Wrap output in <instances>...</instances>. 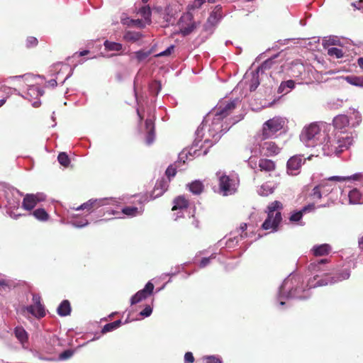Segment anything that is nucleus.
Masks as SVG:
<instances>
[{"label":"nucleus","instance_id":"obj_11","mask_svg":"<svg viewBox=\"0 0 363 363\" xmlns=\"http://www.w3.org/2000/svg\"><path fill=\"white\" fill-rule=\"evenodd\" d=\"M279 152V147L273 141H264L259 144V153L265 157L274 156Z\"/></svg>","mask_w":363,"mask_h":363},{"label":"nucleus","instance_id":"obj_18","mask_svg":"<svg viewBox=\"0 0 363 363\" xmlns=\"http://www.w3.org/2000/svg\"><path fill=\"white\" fill-rule=\"evenodd\" d=\"M311 252L315 257H323L330 255L331 247L328 244L315 245L312 247Z\"/></svg>","mask_w":363,"mask_h":363},{"label":"nucleus","instance_id":"obj_28","mask_svg":"<svg viewBox=\"0 0 363 363\" xmlns=\"http://www.w3.org/2000/svg\"><path fill=\"white\" fill-rule=\"evenodd\" d=\"M143 35L139 32L134 31H127L124 33L123 39L127 42H138L141 38Z\"/></svg>","mask_w":363,"mask_h":363},{"label":"nucleus","instance_id":"obj_56","mask_svg":"<svg viewBox=\"0 0 363 363\" xmlns=\"http://www.w3.org/2000/svg\"><path fill=\"white\" fill-rule=\"evenodd\" d=\"M328 259H321L320 260L318 261L317 262L311 263V267L312 269H315V267H318L320 264L328 263Z\"/></svg>","mask_w":363,"mask_h":363},{"label":"nucleus","instance_id":"obj_22","mask_svg":"<svg viewBox=\"0 0 363 363\" xmlns=\"http://www.w3.org/2000/svg\"><path fill=\"white\" fill-rule=\"evenodd\" d=\"M349 200L351 204L363 203V196L356 189H352L349 193Z\"/></svg>","mask_w":363,"mask_h":363},{"label":"nucleus","instance_id":"obj_15","mask_svg":"<svg viewBox=\"0 0 363 363\" xmlns=\"http://www.w3.org/2000/svg\"><path fill=\"white\" fill-rule=\"evenodd\" d=\"M320 132L319 125L317 123H311L308 127L305 128L302 133V137L306 141L314 140L317 135Z\"/></svg>","mask_w":363,"mask_h":363},{"label":"nucleus","instance_id":"obj_29","mask_svg":"<svg viewBox=\"0 0 363 363\" xmlns=\"http://www.w3.org/2000/svg\"><path fill=\"white\" fill-rule=\"evenodd\" d=\"M105 50L108 51H121L123 50V45L113 41L106 40L104 43Z\"/></svg>","mask_w":363,"mask_h":363},{"label":"nucleus","instance_id":"obj_38","mask_svg":"<svg viewBox=\"0 0 363 363\" xmlns=\"http://www.w3.org/2000/svg\"><path fill=\"white\" fill-rule=\"evenodd\" d=\"M330 56H335L337 59H340L344 56L342 50L337 48H331L327 51Z\"/></svg>","mask_w":363,"mask_h":363},{"label":"nucleus","instance_id":"obj_46","mask_svg":"<svg viewBox=\"0 0 363 363\" xmlns=\"http://www.w3.org/2000/svg\"><path fill=\"white\" fill-rule=\"evenodd\" d=\"M318 186H324L321 188V191H325V196L329 194L333 190L332 184L328 182H322L320 184H318Z\"/></svg>","mask_w":363,"mask_h":363},{"label":"nucleus","instance_id":"obj_57","mask_svg":"<svg viewBox=\"0 0 363 363\" xmlns=\"http://www.w3.org/2000/svg\"><path fill=\"white\" fill-rule=\"evenodd\" d=\"M352 6H354L355 9L361 10H363V0H359V1H357L355 3H352Z\"/></svg>","mask_w":363,"mask_h":363},{"label":"nucleus","instance_id":"obj_32","mask_svg":"<svg viewBox=\"0 0 363 363\" xmlns=\"http://www.w3.org/2000/svg\"><path fill=\"white\" fill-rule=\"evenodd\" d=\"M121 324V320H115L114 322H113L111 323H107L102 328L101 333L103 334H104L106 333L112 332L115 329L118 328L120 327Z\"/></svg>","mask_w":363,"mask_h":363},{"label":"nucleus","instance_id":"obj_24","mask_svg":"<svg viewBox=\"0 0 363 363\" xmlns=\"http://www.w3.org/2000/svg\"><path fill=\"white\" fill-rule=\"evenodd\" d=\"M72 312V307L70 306L69 301L64 300L60 303L57 308V314L60 316H67Z\"/></svg>","mask_w":363,"mask_h":363},{"label":"nucleus","instance_id":"obj_37","mask_svg":"<svg viewBox=\"0 0 363 363\" xmlns=\"http://www.w3.org/2000/svg\"><path fill=\"white\" fill-rule=\"evenodd\" d=\"M58 162L65 167H67L69 164V158L68 155L65 152H60L57 157Z\"/></svg>","mask_w":363,"mask_h":363},{"label":"nucleus","instance_id":"obj_30","mask_svg":"<svg viewBox=\"0 0 363 363\" xmlns=\"http://www.w3.org/2000/svg\"><path fill=\"white\" fill-rule=\"evenodd\" d=\"M122 23L128 26H135L138 28H144L145 23L140 19H122Z\"/></svg>","mask_w":363,"mask_h":363},{"label":"nucleus","instance_id":"obj_14","mask_svg":"<svg viewBox=\"0 0 363 363\" xmlns=\"http://www.w3.org/2000/svg\"><path fill=\"white\" fill-rule=\"evenodd\" d=\"M168 182L165 179L162 178L160 180H157L155 184L152 194H150V198L154 199L162 196L165 191L168 189Z\"/></svg>","mask_w":363,"mask_h":363},{"label":"nucleus","instance_id":"obj_45","mask_svg":"<svg viewBox=\"0 0 363 363\" xmlns=\"http://www.w3.org/2000/svg\"><path fill=\"white\" fill-rule=\"evenodd\" d=\"M38 41L36 37H28L26 40V47L32 48L38 45Z\"/></svg>","mask_w":363,"mask_h":363},{"label":"nucleus","instance_id":"obj_52","mask_svg":"<svg viewBox=\"0 0 363 363\" xmlns=\"http://www.w3.org/2000/svg\"><path fill=\"white\" fill-rule=\"evenodd\" d=\"M184 362L185 363H194V357L193 353L188 352L184 354Z\"/></svg>","mask_w":363,"mask_h":363},{"label":"nucleus","instance_id":"obj_36","mask_svg":"<svg viewBox=\"0 0 363 363\" xmlns=\"http://www.w3.org/2000/svg\"><path fill=\"white\" fill-rule=\"evenodd\" d=\"M124 215L128 216H136L140 214L139 210L136 206H126L122 209Z\"/></svg>","mask_w":363,"mask_h":363},{"label":"nucleus","instance_id":"obj_20","mask_svg":"<svg viewBox=\"0 0 363 363\" xmlns=\"http://www.w3.org/2000/svg\"><path fill=\"white\" fill-rule=\"evenodd\" d=\"M145 129H147V137H145V141L147 145H150L153 143L155 139V127L154 123L152 119H147L145 121Z\"/></svg>","mask_w":363,"mask_h":363},{"label":"nucleus","instance_id":"obj_35","mask_svg":"<svg viewBox=\"0 0 363 363\" xmlns=\"http://www.w3.org/2000/svg\"><path fill=\"white\" fill-rule=\"evenodd\" d=\"M347 82L357 86L363 87V77L357 76H347L346 77Z\"/></svg>","mask_w":363,"mask_h":363},{"label":"nucleus","instance_id":"obj_59","mask_svg":"<svg viewBox=\"0 0 363 363\" xmlns=\"http://www.w3.org/2000/svg\"><path fill=\"white\" fill-rule=\"evenodd\" d=\"M89 53V50H84L82 52H75L74 53V55H78L79 57H82V56H84L87 54Z\"/></svg>","mask_w":363,"mask_h":363},{"label":"nucleus","instance_id":"obj_64","mask_svg":"<svg viewBox=\"0 0 363 363\" xmlns=\"http://www.w3.org/2000/svg\"><path fill=\"white\" fill-rule=\"evenodd\" d=\"M359 247L363 250V235L360 238L359 240Z\"/></svg>","mask_w":363,"mask_h":363},{"label":"nucleus","instance_id":"obj_16","mask_svg":"<svg viewBox=\"0 0 363 363\" xmlns=\"http://www.w3.org/2000/svg\"><path fill=\"white\" fill-rule=\"evenodd\" d=\"M318 275L315 276L313 279H311L308 284L309 288H315L316 286H323L328 284H334L337 282V279L335 277H332L330 275H325L320 279L317 280ZM317 280L315 284H313V281Z\"/></svg>","mask_w":363,"mask_h":363},{"label":"nucleus","instance_id":"obj_7","mask_svg":"<svg viewBox=\"0 0 363 363\" xmlns=\"http://www.w3.org/2000/svg\"><path fill=\"white\" fill-rule=\"evenodd\" d=\"M236 190L235 181L225 174L219 176V192L226 196L234 194Z\"/></svg>","mask_w":363,"mask_h":363},{"label":"nucleus","instance_id":"obj_47","mask_svg":"<svg viewBox=\"0 0 363 363\" xmlns=\"http://www.w3.org/2000/svg\"><path fill=\"white\" fill-rule=\"evenodd\" d=\"M150 88L152 93L157 94L161 89V85L158 81H154L150 84Z\"/></svg>","mask_w":363,"mask_h":363},{"label":"nucleus","instance_id":"obj_61","mask_svg":"<svg viewBox=\"0 0 363 363\" xmlns=\"http://www.w3.org/2000/svg\"><path fill=\"white\" fill-rule=\"evenodd\" d=\"M48 84L52 86H56L57 84V80H55V79H50L48 81Z\"/></svg>","mask_w":363,"mask_h":363},{"label":"nucleus","instance_id":"obj_33","mask_svg":"<svg viewBox=\"0 0 363 363\" xmlns=\"http://www.w3.org/2000/svg\"><path fill=\"white\" fill-rule=\"evenodd\" d=\"M32 214L34 217H35V218L41 221H45L49 218V215L48 214L47 211L43 208H38L37 210L33 211Z\"/></svg>","mask_w":363,"mask_h":363},{"label":"nucleus","instance_id":"obj_17","mask_svg":"<svg viewBox=\"0 0 363 363\" xmlns=\"http://www.w3.org/2000/svg\"><path fill=\"white\" fill-rule=\"evenodd\" d=\"M259 169L262 172H273L276 169V164L268 158H260L258 162Z\"/></svg>","mask_w":363,"mask_h":363},{"label":"nucleus","instance_id":"obj_43","mask_svg":"<svg viewBox=\"0 0 363 363\" xmlns=\"http://www.w3.org/2000/svg\"><path fill=\"white\" fill-rule=\"evenodd\" d=\"M174 50V45H169L167 49H166L164 51L160 52L159 54L155 55V57H162L164 56H169Z\"/></svg>","mask_w":363,"mask_h":363},{"label":"nucleus","instance_id":"obj_4","mask_svg":"<svg viewBox=\"0 0 363 363\" xmlns=\"http://www.w3.org/2000/svg\"><path fill=\"white\" fill-rule=\"evenodd\" d=\"M352 143V138L351 135L345 133H340L336 136V139L330 140L325 145L330 152L339 154L347 150Z\"/></svg>","mask_w":363,"mask_h":363},{"label":"nucleus","instance_id":"obj_2","mask_svg":"<svg viewBox=\"0 0 363 363\" xmlns=\"http://www.w3.org/2000/svg\"><path fill=\"white\" fill-rule=\"evenodd\" d=\"M238 99L218 103L213 110V124H219L223 120L231 114L238 105Z\"/></svg>","mask_w":363,"mask_h":363},{"label":"nucleus","instance_id":"obj_3","mask_svg":"<svg viewBox=\"0 0 363 363\" xmlns=\"http://www.w3.org/2000/svg\"><path fill=\"white\" fill-rule=\"evenodd\" d=\"M284 121L279 117L269 119L263 124L262 131L259 135L261 141H264L275 135L276 133L284 128Z\"/></svg>","mask_w":363,"mask_h":363},{"label":"nucleus","instance_id":"obj_62","mask_svg":"<svg viewBox=\"0 0 363 363\" xmlns=\"http://www.w3.org/2000/svg\"><path fill=\"white\" fill-rule=\"evenodd\" d=\"M357 65H359V67L363 69V58L362 57L357 59Z\"/></svg>","mask_w":363,"mask_h":363},{"label":"nucleus","instance_id":"obj_9","mask_svg":"<svg viewBox=\"0 0 363 363\" xmlns=\"http://www.w3.org/2000/svg\"><path fill=\"white\" fill-rule=\"evenodd\" d=\"M180 32L184 35H188L195 29V23L193 21V15L190 13H186L180 18L179 22Z\"/></svg>","mask_w":363,"mask_h":363},{"label":"nucleus","instance_id":"obj_6","mask_svg":"<svg viewBox=\"0 0 363 363\" xmlns=\"http://www.w3.org/2000/svg\"><path fill=\"white\" fill-rule=\"evenodd\" d=\"M290 285H293L289 288V296L298 298H304L306 296L304 294L305 288L303 282L301 281L300 277H291L286 279L284 283V288H286Z\"/></svg>","mask_w":363,"mask_h":363},{"label":"nucleus","instance_id":"obj_26","mask_svg":"<svg viewBox=\"0 0 363 363\" xmlns=\"http://www.w3.org/2000/svg\"><path fill=\"white\" fill-rule=\"evenodd\" d=\"M191 193L199 195L203 191L204 185L199 180H195L188 185Z\"/></svg>","mask_w":363,"mask_h":363},{"label":"nucleus","instance_id":"obj_8","mask_svg":"<svg viewBox=\"0 0 363 363\" xmlns=\"http://www.w3.org/2000/svg\"><path fill=\"white\" fill-rule=\"evenodd\" d=\"M44 200L45 196L41 193L27 194L23 197L22 207L24 210L30 211L37 206L38 202H42Z\"/></svg>","mask_w":363,"mask_h":363},{"label":"nucleus","instance_id":"obj_42","mask_svg":"<svg viewBox=\"0 0 363 363\" xmlns=\"http://www.w3.org/2000/svg\"><path fill=\"white\" fill-rule=\"evenodd\" d=\"M303 214L304 213L301 210L296 211L291 215L289 220L291 222H298L302 218Z\"/></svg>","mask_w":363,"mask_h":363},{"label":"nucleus","instance_id":"obj_12","mask_svg":"<svg viewBox=\"0 0 363 363\" xmlns=\"http://www.w3.org/2000/svg\"><path fill=\"white\" fill-rule=\"evenodd\" d=\"M277 58H279V55H275L272 57L268 58L264 62H263L262 64H261L259 69L262 70V72L272 69L273 70V72H272L271 74L277 71L281 72V60L279 61L278 60H277Z\"/></svg>","mask_w":363,"mask_h":363},{"label":"nucleus","instance_id":"obj_41","mask_svg":"<svg viewBox=\"0 0 363 363\" xmlns=\"http://www.w3.org/2000/svg\"><path fill=\"white\" fill-rule=\"evenodd\" d=\"M205 1L206 0H194V2L189 4L188 9L189 11L198 9L204 4Z\"/></svg>","mask_w":363,"mask_h":363},{"label":"nucleus","instance_id":"obj_51","mask_svg":"<svg viewBox=\"0 0 363 363\" xmlns=\"http://www.w3.org/2000/svg\"><path fill=\"white\" fill-rule=\"evenodd\" d=\"M203 359L206 360V363H221L220 358L214 356L205 357Z\"/></svg>","mask_w":363,"mask_h":363},{"label":"nucleus","instance_id":"obj_48","mask_svg":"<svg viewBox=\"0 0 363 363\" xmlns=\"http://www.w3.org/2000/svg\"><path fill=\"white\" fill-rule=\"evenodd\" d=\"M72 355L73 351L71 350H67L59 354V359L61 360L67 359L68 358L72 357Z\"/></svg>","mask_w":363,"mask_h":363},{"label":"nucleus","instance_id":"obj_31","mask_svg":"<svg viewBox=\"0 0 363 363\" xmlns=\"http://www.w3.org/2000/svg\"><path fill=\"white\" fill-rule=\"evenodd\" d=\"M102 205L101 201L97 200H89L87 202H85L79 207L77 208V210H86L91 211L94 206H100Z\"/></svg>","mask_w":363,"mask_h":363},{"label":"nucleus","instance_id":"obj_1","mask_svg":"<svg viewBox=\"0 0 363 363\" xmlns=\"http://www.w3.org/2000/svg\"><path fill=\"white\" fill-rule=\"evenodd\" d=\"M284 206L281 201H275L267 207V218H265L261 228L264 230L277 232L279 230V225L282 218L281 210Z\"/></svg>","mask_w":363,"mask_h":363},{"label":"nucleus","instance_id":"obj_10","mask_svg":"<svg viewBox=\"0 0 363 363\" xmlns=\"http://www.w3.org/2000/svg\"><path fill=\"white\" fill-rule=\"evenodd\" d=\"M153 290L154 284L150 281L146 283L143 289L140 290L130 298V305L137 304L140 301L146 299L147 296L153 293Z\"/></svg>","mask_w":363,"mask_h":363},{"label":"nucleus","instance_id":"obj_44","mask_svg":"<svg viewBox=\"0 0 363 363\" xmlns=\"http://www.w3.org/2000/svg\"><path fill=\"white\" fill-rule=\"evenodd\" d=\"M176 167H174V165H169L165 171V175L168 177L169 181H170V179L174 177L176 175Z\"/></svg>","mask_w":363,"mask_h":363},{"label":"nucleus","instance_id":"obj_23","mask_svg":"<svg viewBox=\"0 0 363 363\" xmlns=\"http://www.w3.org/2000/svg\"><path fill=\"white\" fill-rule=\"evenodd\" d=\"M333 124L335 128L342 129L350 124V119L346 115H337L333 120Z\"/></svg>","mask_w":363,"mask_h":363},{"label":"nucleus","instance_id":"obj_50","mask_svg":"<svg viewBox=\"0 0 363 363\" xmlns=\"http://www.w3.org/2000/svg\"><path fill=\"white\" fill-rule=\"evenodd\" d=\"M247 229L246 223H241L239 227V231H240V238H244L247 237V233L245 232Z\"/></svg>","mask_w":363,"mask_h":363},{"label":"nucleus","instance_id":"obj_53","mask_svg":"<svg viewBox=\"0 0 363 363\" xmlns=\"http://www.w3.org/2000/svg\"><path fill=\"white\" fill-rule=\"evenodd\" d=\"M191 226L194 228H198L199 227V221L198 219L195 218L194 214L189 216Z\"/></svg>","mask_w":363,"mask_h":363},{"label":"nucleus","instance_id":"obj_55","mask_svg":"<svg viewBox=\"0 0 363 363\" xmlns=\"http://www.w3.org/2000/svg\"><path fill=\"white\" fill-rule=\"evenodd\" d=\"M313 210H315V204L311 203L309 205H307V206H305L304 207H303L301 211L302 212H303L304 213H306V212H309V211H311Z\"/></svg>","mask_w":363,"mask_h":363},{"label":"nucleus","instance_id":"obj_40","mask_svg":"<svg viewBox=\"0 0 363 363\" xmlns=\"http://www.w3.org/2000/svg\"><path fill=\"white\" fill-rule=\"evenodd\" d=\"M150 55V51L138 50V52H135V56H136L138 62H141L145 60Z\"/></svg>","mask_w":363,"mask_h":363},{"label":"nucleus","instance_id":"obj_5","mask_svg":"<svg viewBox=\"0 0 363 363\" xmlns=\"http://www.w3.org/2000/svg\"><path fill=\"white\" fill-rule=\"evenodd\" d=\"M33 304L23 308V312H28L38 320L42 319L46 315V309L42 303V298L38 294H33Z\"/></svg>","mask_w":363,"mask_h":363},{"label":"nucleus","instance_id":"obj_13","mask_svg":"<svg viewBox=\"0 0 363 363\" xmlns=\"http://www.w3.org/2000/svg\"><path fill=\"white\" fill-rule=\"evenodd\" d=\"M302 159L298 156H294L290 157L288 162H286V169L291 175H296L301 167Z\"/></svg>","mask_w":363,"mask_h":363},{"label":"nucleus","instance_id":"obj_25","mask_svg":"<svg viewBox=\"0 0 363 363\" xmlns=\"http://www.w3.org/2000/svg\"><path fill=\"white\" fill-rule=\"evenodd\" d=\"M295 88V82L292 79L281 82L279 88L278 93L286 94Z\"/></svg>","mask_w":363,"mask_h":363},{"label":"nucleus","instance_id":"obj_39","mask_svg":"<svg viewBox=\"0 0 363 363\" xmlns=\"http://www.w3.org/2000/svg\"><path fill=\"white\" fill-rule=\"evenodd\" d=\"M324 186H315L313 189H312L311 196L316 199H320L322 198V195H324L325 191H321V188Z\"/></svg>","mask_w":363,"mask_h":363},{"label":"nucleus","instance_id":"obj_54","mask_svg":"<svg viewBox=\"0 0 363 363\" xmlns=\"http://www.w3.org/2000/svg\"><path fill=\"white\" fill-rule=\"evenodd\" d=\"M350 272L345 271L341 274V276L335 278V279H337V281H342V280H346L350 278Z\"/></svg>","mask_w":363,"mask_h":363},{"label":"nucleus","instance_id":"obj_58","mask_svg":"<svg viewBox=\"0 0 363 363\" xmlns=\"http://www.w3.org/2000/svg\"><path fill=\"white\" fill-rule=\"evenodd\" d=\"M211 258H203L200 262V267H204L210 263Z\"/></svg>","mask_w":363,"mask_h":363},{"label":"nucleus","instance_id":"obj_21","mask_svg":"<svg viewBox=\"0 0 363 363\" xmlns=\"http://www.w3.org/2000/svg\"><path fill=\"white\" fill-rule=\"evenodd\" d=\"M221 18H222L221 6H215L214 10L211 11V13L208 18V22L209 24L216 25L218 23L219 20L221 19Z\"/></svg>","mask_w":363,"mask_h":363},{"label":"nucleus","instance_id":"obj_27","mask_svg":"<svg viewBox=\"0 0 363 363\" xmlns=\"http://www.w3.org/2000/svg\"><path fill=\"white\" fill-rule=\"evenodd\" d=\"M138 14L140 15L141 17L143 18L144 21L147 25H150L151 23V10L149 6H143L138 10Z\"/></svg>","mask_w":363,"mask_h":363},{"label":"nucleus","instance_id":"obj_60","mask_svg":"<svg viewBox=\"0 0 363 363\" xmlns=\"http://www.w3.org/2000/svg\"><path fill=\"white\" fill-rule=\"evenodd\" d=\"M345 178L337 176L331 177L329 178V181H344Z\"/></svg>","mask_w":363,"mask_h":363},{"label":"nucleus","instance_id":"obj_49","mask_svg":"<svg viewBox=\"0 0 363 363\" xmlns=\"http://www.w3.org/2000/svg\"><path fill=\"white\" fill-rule=\"evenodd\" d=\"M152 313V308L150 305H147L143 311L140 312V315L143 317H148Z\"/></svg>","mask_w":363,"mask_h":363},{"label":"nucleus","instance_id":"obj_34","mask_svg":"<svg viewBox=\"0 0 363 363\" xmlns=\"http://www.w3.org/2000/svg\"><path fill=\"white\" fill-rule=\"evenodd\" d=\"M14 334H16V337L18 340H21V342L28 340L27 332L23 329V328H16V329H14Z\"/></svg>","mask_w":363,"mask_h":363},{"label":"nucleus","instance_id":"obj_63","mask_svg":"<svg viewBox=\"0 0 363 363\" xmlns=\"http://www.w3.org/2000/svg\"><path fill=\"white\" fill-rule=\"evenodd\" d=\"M250 167L252 168H255V166H256V162L254 163V165H253V157H250Z\"/></svg>","mask_w":363,"mask_h":363},{"label":"nucleus","instance_id":"obj_19","mask_svg":"<svg viewBox=\"0 0 363 363\" xmlns=\"http://www.w3.org/2000/svg\"><path fill=\"white\" fill-rule=\"evenodd\" d=\"M172 211L184 210L189 208V201L184 196H179L173 200Z\"/></svg>","mask_w":363,"mask_h":363}]
</instances>
